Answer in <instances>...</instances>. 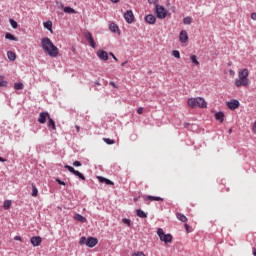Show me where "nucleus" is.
Here are the masks:
<instances>
[{"label": "nucleus", "instance_id": "nucleus-1", "mask_svg": "<svg viewBox=\"0 0 256 256\" xmlns=\"http://www.w3.org/2000/svg\"><path fill=\"white\" fill-rule=\"evenodd\" d=\"M41 45H42V49H43L44 53H47V55H49V57H57V55H59V48H57V46H55V44H53L51 39H49L47 37L43 38L41 40Z\"/></svg>", "mask_w": 256, "mask_h": 256}, {"label": "nucleus", "instance_id": "nucleus-2", "mask_svg": "<svg viewBox=\"0 0 256 256\" xmlns=\"http://www.w3.org/2000/svg\"><path fill=\"white\" fill-rule=\"evenodd\" d=\"M251 80H249V69L244 68L238 71V78L235 80V87H249Z\"/></svg>", "mask_w": 256, "mask_h": 256}, {"label": "nucleus", "instance_id": "nucleus-3", "mask_svg": "<svg viewBox=\"0 0 256 256\" xmlns=\"http://www.w3.org/2000/svg\"><path fill=\"white\" fill-rule=\"evenodd\" d=\"M97 243H99V239L95 238V237H81L79 244L80 245H86L87 247L93 248L97 245Z\"/></svg>", "mask_w": 256, "mask_h": 256}, {"label": "nucleus", "instance_id": "nucleus-4", "mask_svg": "<svg viewBox=\"0 0 256 256\" xmlns=\"http://www.w3.org/2000/svg\"><path fill=\"white\" fill-rule=\"evenodd\" d=\"M157 235L160 241H163L166 244L171 243V241H173V236L171 234H165L162 228H158Z\"/></svg>", "mask_w": 256, "mask_h": 256}, {"label": "nucleus", "instance_id": "nucleus-5", "mask_svg": "<svg viewBox=\"0 0 256 256\" xmlns=\"http://www.w3.org/2000/svg\"><path fill=\"white\" fill-rule=\"evenodd\" d=\"M155 9L156 17L158 19H165V17H167V11L165 10V7L158 4L157 6H155Z\"/></svg>", "mask_w": 256, "mask_h": 256}, {"label": "nucleus", "instance_id": "nucleus-6", "mask_svg": "<svg viewBox=\"0 0 256 256\" xmlns=\"http://www.w3.org/2000/svg\"><path fill=\"white\" fill-rule=\"evenodd\" d=\"M65 169H67L70 173H72L73 175H75L76 177H79V179H82V181H85V175H83V173L75 170V168H73V166H69V165H65L64 166Z\"/></svg>", "mask_w": 256, "mask_h": 256}, {"label": "nucleus", "instance_id": "nucleus-7", "mask_svg": "<svg viewBox=\"0 0 256 256\" xmlns=\"http://www.w3.org/2000/svg\"><path fill=\"white\" fill-rule=\"evenodd\" d=\"M239 105H241V103H239V100L237 99L226 102V107H228L230 111H235V109H239Z\"/></svg>", "mask_w": 256, "mask_h": 256}, {"label": "nucleus", "instance_id": "nucleus-8", "mask_svg": "<svg viewBox=\"0 0 256 256\" xmlns=\"http://www.w3.org/2000/svg\"><path fill=\"white\" fill-rule=\"evenodd\" d=\"M85 39H87L89 45L92 47V49H95L97 47V44L95 43V39L93 38V34L91 32L84 33Z\"/></svg>", "mask_w": 256, "mask_h": 256}, {"label": "nucleus", "instance_id": "nucleus-9", "mask_svg": "<svg viewBox=\"0 0 256 256\" xmlns=\"http://www.w3.org/2000/svg\"><path fill=\"white\" fill-rule=\"evenodd\" d=\"M49 117H51V115H49L48 112H41L39 114L38 123H40L41 125H45V123H47V119H49Z\"/></svg>", "mask_w": 256, "mask_h": 256}, {"label": "nucleus", "instance_id": "nucleus-10", "mask_svg": "<svg viewBox=\"0 0 256 256\" xmlns=\"http://www.w3.org/2000/svg\"><path fill=\"white\" fill-rule=\"evenodd\" d=\"M124 19L129 24L133 23V21H135V15H133V11L132 10L126 11V13L124 14Z\"/></svg>", "mask_w": 256, "mask_h": 256}, {"label": "nucleus", "instance_id": "nucleus-11", "mask_svg": "<svg viewBox=\"0 0 256 256\" xmlns=\"http://www.w3.org/2000/svg\"><path fill=\"white\" fill-rule=\"evenodd\" d=\"M97 57H99L101 61H109V54L105 50H98Z\"/></svg>", "mask_w": 256, "mask_h": 256}, {"label": "nucleus", "instance_id": "nucleus-12", "mask_svg": "<svg viewBox=\"0 0 256 256\" xmlns=\"http://www.w3.org/2000/svg\"><path fill=\"white\" fill-rule=\"evenodd\" d=\"M179 41L180 43H187V41H189V34L187 33V30H182L180 32Z\"/></svg>", "mask_w": 256, "mask_h": 256}, {"label": "nucleus", "instance_id": "nucleus-13", "mask_svg": "<svg viewBox=\"0 0 256 256\" xmlns=\"http://www.w3.org/2000/svg\"><path fill=\"white\" fill-rule=\"evenodd\" d=\"M41 236H33L30 239V243H32L33 247H39V245H41Z\"/></svg>", "mask_w": 256, "mask_h": 256}, {"label": "nucleus", "instance_id": "nucleus-14", "mask_svg": "<svg viewBox=\"0 0 256 256\" xmlns=\"http://www.w3.org/2000/svg\"><path fill=\"white\" fill-rule=\"evenodd\" d=\"M196 100L197 107H200L201 109L207 108V102L205 101V99H203L202 97H198L196 98Z\"/></svg>", "mask_w": 256, "mask_h": 256}, {"label": "nucleus", "instance_id": "nucleus-15", "mask_svg": "<svg viewBox=\"0 0 256 256\" xmlns=\"http://www.w3.org/2000/svg\"><path fill=\"white\" fill-rule=\"evenodd\" d=\"M145 21L146 23H149V25H155V21H157V18H155L153 14H148L145 17Z\"/></svg>", "mask_w": 256, "mask_h": 256}, {"label": "nucleus", "instance_id": "nucleus-16", "mask_svg": "<svg viewBox=\"0 0 256 256\" xmlns=\"http://www.w3.org/2000/svg\"><path fill=\"white\" fill-rule=\"evenodd\" d=\"M145 201H164L162 197L159 196H145L144 198Z\"/></svg>", "mask_w": 256, "mask_h": 256}, {"label": "nucleus", "instance_id": "nucleus-17", "mask_svg": "<svg viewBox=\"0 0 256 256\" xmlns=\"http://www.w3.org/2000/svg\"><path fill=\"white\" fill-rule=\"evenodd\" d=\"M188 105L191 107V109L197 108V98L188 99Z\"/></svg>", "mask_w": 256, "mask_h": 256}, {"label": "nucleus", "instance_id": "nucleus-18", "mask_svg": "<svg viewBox=\"0 0 256 256\" xmlns=\"http://www.w3.org/2000/svg\"><path fill=\"white\" fill-rule=\"evenodd\" d=\"M215 119L217 121H220V123H223V121L225 119V114L223 112H218L215 114Z\"/></svg>", "mask_w": 256, "mask_h": 256}, {"label": "nucleus", "instance_id": "nucleus-19", "mask_svg": "<svg viewBox=\"0 0 256 256\" xmlns=\"http://www.w3.org/2000/svg\"><path fill=\"white\" fill-rule=\"evenodd\" d=\"M98 180L100 181V183H106V185H115V183H113V181H111L107 178H103L101 176L98 177Z\"/></svg>", "mask_w": 256, "mask_h": 256}, {"label": "nucleus", "instance_id": "nucleus-20", "mask_svg": "<svg viewBox=\"0 0 256 256\" xmlns=\"http://www.w3.org/2000/svg\"><path fill=\"white\" fill-rule=\"evenodd\" d=\"M176 217L179 221H181L182 223H187V216H185V214L182 213H176Z\"/></svg>", "mask_w": 256, "mask_h": 256}, {"label": "nucleus", "instance_id": "nucleus-21", "mask_svg": "<svg viewBox=\"0 0 256 256\" xmlns=\"http://www.w3.org/2000/svg\"><path fill=\"white\" fill-rule=\"evenodd\" d=\"M48 127H50L53 131L57 129L55 126V120L51 118V116L48 118Z\"/></svg>", "mask_w": 256, "mask_h": 256}, {"label": "nucleus", "instance_id": "nucleus-22", "mask_svg": "<svg viewBox=\"0 0 256 256\" xmlns=\"http://www.w3.org/2000/svg\"><path fill=\"white\" fill-rule=\"evenodd\" d=\"M136 215L141 219H147V213L141 209L136 210Z\"/></svg>", "mask_w": 256, "mask_h": 256}, {"label": "nucleus", "instance_id": "nucleus-23", "mask_svg": "<svg viewBox=\"0 0 256 256\" xmlns=\"http://www.w3.org/2000/svg\"><path fill=\"white\" fill-rule=\"evenodd\" d=\"M7 57L10 61H15L17 59V54H15L13 51H8Z\"/></svg>", "mask_w": 256, "mask_h": 256}, {"label": "nucleus", "instance_id": "nucleus-24", "mask_svg": "<svg viewBox=\"0 0 256 256\" xmlns=\"http://www.w3.org/2000/svg\"><path fill=\"white\" fill-rule=\"evenodd\" d=\"M44 27L45 29H48V31L53 33V22L51 21L44 22Z\"/></svg>", "mask_w": 256, "mask_h": 256}, {"label": "nucleus", "instance_id": "nucleus-25", "mask_svg": "<svg viewBox=\"0 0 256 256\" xmlns=\"http://www.w3.org/2000/svg\"><path fill=\"white\" fill-rule=\"evenodd\" d=\"M74 219H76V221H80L81 223L87 222V218L83 217V215L81 214H76Z\"/></svg>", "mask_w": 256, "mask_h": 256}, {"label": "nucleus", "instance_id": "nucleus-26", "mask_svg": "<svg viewBox=\"0 0 256 256\" xmlns=\"http://www.w3.org/2000/svg\"><path fill=\"white\" fill-rule=\"evenodd\" d=\"M109 29L112 33H117V31H119V26L115 23H111Z\"/></svg>", "mask_w": 256, "mask_h": 256}, {"label": "nucleus", "instance_id": "nucleus-27", "mask_svg": "<svg viewBox=\"0 0 256 256\" xmlns=\"http://www.w3.org/2000/svg\"><path fill=\"white\" fill-rule=\"evenodd\" d=\"M12 202L11 200H5L3 204V209L5 211H8V209H11Z\"/></svg>", "mask_w": 256, "mask_h": 256}, {"label": "nucleus", "instance_id": "nucleus-28", "mask_svg": "<svg viewBox=\"0 0 256 256\" xmlns=\"http://www.w3.org/2000/svg\"><path fill=\"white\" fill-rule=\"evenodd\" d=\"M37 195H39V190L35 184H32V197H37Z\"/></svg>", "mask_w": 256, "mask_h": 256}, {"label": "nucleus", "instance_id": "nucleus-29", "mask_svg": "<svg viewBox=\"0 0 256 256\" xmlns=\"http://www.w3.org/2000/svg\"><path fill=\"white\" fill-rule=\"evenodd\" d=\"M183 23L184 25H191V23H193V18L187 16L183 19Z\"/></svg>", "mask_w": 256, "mask_h": 256}, {"label": "nucleus", "instance_id": "nucleus-30", "mask_svg": "<svg viewBox=\"0 0 256 256\" xmlns=\"http://www.w3.org/2000/svg\"><path fill=\"white\" fill-rule=\"evenodd\" d=\"M5 37H6V39H9L10 41H17V37H15L11 33H6Z\"/></svg>", "mask_w": 256, "mask_h": 256}, {"label": "nucleus", "instance_id": "nucleus-31", "mask_svg": "<svg viewBox=\"0 0 256 256\" xmlns=\"http://www.w3.org/2000/svg\"><path fill=\"white\" fill-rule=\"evenodd\" d=\"M64 13H71V14H75L77 13L75 11V9L71 8V7H64Z\"/></svg>", "mask_w": 256, "mask_h": 256}, {"label": "nucleus", "instance_id": "nucleus-32", "mask_svg": "<svg viewBox=\"0 0 256 256\" xmlns=\"http://www.w3.org/2000/svg\"><path fill=\"white\" fill-rule=\"evenodd\" d=\"M172 55H173V57H175L176 59H181V53L179 52V50H173V51H172Z\"/></svg>", "mask_w": 256, "mask_h": 256}, {"label": "nucleus", "instance_id": "nucleus-33", "mask_svg": "<svg viewBox=\"0 0 256 256\" xmlns=\"http://www.w3.org/2000/svg\"><path fill=\"white\" fill-rule=\"evenodd\" d=\"M190 59H191L192 63H194V65L199 66V60H197L196 55L190 56Z\"/></svg>", "mask_w": 256, "mask_h": 256}, {"label": "nucleus", "instance_id": "nucleus-34", "mask_svg": "<svg viewBox=\"0 0 256 256\" xmlns=\"http://www.w3.org/2000/svg\"><path fill=\"white\" fill-rule=\"evenodd\" d=\"M24 88L23 83H15L14 84V89H16V91H21V89Z\"/></svg>", "mask_w": 256, "mask_h": 256}, {"label": "nucleus", "instance_id": "nucleus-35", "mask_svg": "<svg viewBox=\"0 0 256 256\" xmlns=\"http://www.w3.org/2000/svg\"><path fill=\"white\" fill-rule=\"evenodd\" d=\"M104 143H107V145H115V140H111L109 138H103Z\"/></svg>", "mask_w": 256, "mask_h": 256}, {"label": "nucleus", "instance_id": "nucleus-36", "mask_svg": "<svg viewBox=\"0 0 256 256\" xmlns=\"http://www.w3.org/2000/svg\"><path fill=\"white\" fill-rule=\"evenodd\" d=\"M10 25L13 29H17L19 27V24H17V21L10 19Z\"/></svg>", "mask_w": 256, "mask_h": 256}, {"label": "nucleus", "instance_id": "nucleus-37", "mask_svg": "<svg viewBox=\"0 0 256 256\" xmlns=\"http://www.w3.org/2000/svg\"><path fill=\"white\" fill-rule=\"evenodd\" d=\"M0 87H7V81L3 80V76H0Z\"/></svg>", "mask_w": 256, "mask_h": 256}, {"label": "nucleus", "instance_id": "nucleus-38", "mask_svg": "<svg viewBox=\"0 0 256 256\" xmlns=\"http://www.w3.org/2000/svg\"><path fill=\"white\" fill-rule=\"evenodd\" d=\"M122 223H124V225H127L128 227H131V220L127 218L122 219Z\"/></svg>", "mask_w": 256, "mask_h": 256}, {"label": "nucleus", "instance_id": "nucleus-39", "mask_svg": "<svg viewBox=\"0 0 256 256\" xmlns=\"http://www.w3.org/2000/svg\"><path fill=\"white\" fill-rule=\"evenodd\" d=\"M148 3H150V5H155V7H157V5H159V0H148Z\"/></svg>", "mask_w": 256, "mask_h": 256}, {"label": "nucleus", "instance_id": "nucleus-40", "mask_svg": "<svg viewBox=\"0 0 256 256\" xmlns=\"http://www.w3.org/2000/svg\"><path fill=\"white\" fill-rule=\"evenodd\" d=\"M73 166L74 167H81V162L80 161H74Z\"/></svg>", "mask_w": 256, "mask_h": 256}, {"label": "nucleus", "instance_id": "nucleus-41", "mask_svg": "<svg viewBox=\"0 0 256 256\" xmlns=\"http://www.w3.org/2000/svg\"><path fill=\"white\" fill-rule=\"evenodd\" d=\"M132 256H145V253H143V252H136V253L132 254Z\"/></svg>", "mask_w": 256, "mask_h": 256}, {"label": "nucleus", "instance_id": "nucleus-42", "mask_svg": "<svg viewBox=\"0 0 256 256\" xmlns=\"http://www.w3.org/2000/svg\"><path fill=\"white\" fill-rule=\"evenodd\" d=\"M137 113L138 115H143V107L138 108Z\"/></svg>", "mask_w": 256, "mask_h": 256}, {"label": "nucleus", "instance_id": "nucleus-43", "mask_svg": "<svg viewBox=\"0 0 256 256\" xmlns=\"http://www.w3.org/2000/svg\"><path fill=\"white\" fill-rule=\"evenodd\" d=\"M251 19H252L253 21H256V13H255V12L251 14Z\"/></svg>", "mask_w": 256, "mask_h": 256}, {"label": "nucleus", "instance_id": "nucleus-44", "mask_svg": "<svg viewBox=\"0 0 256 256\" xmlns=\"http://www.w3.org/2000/svg\"><path fill=\"white\" fill-rule=\"evenodd\" d=\"M56 181L59 185H65V182L61 181V179H56Z\"/></svg>", "mask_w": 256, "mask_h": 256}, {"label": "nucleus", "instance_id": "nucleus-45", "mask_svg": "<svg viewBox=\"0 0 256 256\" xmlns=\"http://www.w3.org/2000/svg\"><path fill=\"white\" fill-rule=\"evenodd\" d=\"M110 55H111V57H112L115 61H119V59H117V58L115 57V54H113V52H110Z\"/></svg>", "mask_w": 256, "mask_h": 256}, {"label": "nucleus", "instance_id": "nucleus-46", "mask_svg": "<svg viewBox=\"0 0 256 256\" xmlns=\"http://www.w3.org/2000/svg\"><path fill=\"white\" fill-rule=\"evenodd\" d=\"M109 85H111V87H114V89H117V85L115 84V82H110Z\"/></svg>", "mask_w": 256, "mask_h": 256}, {"label": "nucleus", "instance_id": "nucleus-47", "mask_svg": "<svg viewBox=\"0 0 256 256\" xmlns=\"http://www.w3.org/2000/svg\"><path fill=\"white\" fill-rule=\"evenodd\" d=\"M14 241H21V236H15Z\"/></svg>", "mask_w": 256, "mask_h": 256}, {"label": "nucleus", "instance_id": "nucleus-48", "mask_svg": "<svg viewBox=\"0 0 256 256\" xmlns=\"http://www.w3.org/2000/svg\"><path fill=\"white\" fill-rule=\"evenodd\" d=\"M185 229H186L187 233L190 232V231H189V224H185Z\"/></svg>", "mask_w": 256, "mask_h": 256}, {"label": "nucleus", "instance_id": "nucleus-49", "mask_svg": "<svg viewBox=\"0 0 256 256\" xmlns=\"http://www.w3.org/2000/svg\"><path fill=\"white\" fill-rule=\"evenodd\" d=\"M0 161H1L2 163H5V161H7V160L0 156Z\"/></svg>", "mask_w": 256, "mask_h": 256}, {"label": "nucleus", "instance_id": "nucleus-50", "mask_svg": "<svg viewBox=\"0 0 256 256\" xmlns=\"http://www.w3.org/2000/svg\"><path fill=\"white\" fill-rule=\"evenodd\" d=\"M75 129H76L77 133H79L80 127L76 125V126H75Z\"/></svg>", "mask_w": 256, "mask_h": 256}, {"label": "nucleus", "instance_id": "nucleus-51", "mask_svg": "<svg viewBox=\"0 0 256 256\" xmlns=\"http://www.w3.org/2000/svg\"><path fill=\"white\" fill-rule=\"evenodd\" d=\"M121 0H111L112 3H119Z\"/></svg>", "mask_w": 256, "mask_h": 256}, {"label": "nucleus", "instance_id": "nucleus-52", "mask_svg": "<svg viewBox=\"0 0 256 256\" xmlns=\"http://www.w3.org/2000/svg\"><path fill=\"white\" fill-rule=\"evenodd\" d=\"M252 253L254 256H256V248H253Z\"/></svg>", "mask_w": 256, "mask_h": 256}, {"label": "nucleus", "instance_id": "nucleus-53", "mask_svg": "<svg viewBox=\"0 0 256 256\" xmlns=\"http://www.w3.org/2000/svg\"><path fill=\"white\" fill-rule=\"evenodd\" d=\"M229 73H230V75H235V71H233V70H230Z\"/></svg>", "mask_w": 256, "mask_h": 256}, {"label": "nucleus", "instance_id": "nucleus-54", "mask_svg": "<svg viewBox=\"0 0 256 256\" xmlns=\"http://www.w3.org/2000/svg\"><path fill=\"white\" fill-rule=\"evenodd\" d=\"M125 65H127V61H125V62H123V63L121 64L122 67H125Z\"/></svg>", "mask_w": 256, "mask_h": 256}, {"label": "nucleus", "instance_id": "nucleus-55", "mask_svg": "<svg viewBox=\"0 0 256 256\" xmlns=\"http://www.w3.org/2000/svg\"><path fill=\"white\" fill-rule=\"evenodd\" d=\"M231 131H232V130L230 129V130H229V133H231Z\"/></svg>", "mask_w": 256, "mask_h": 256}]
</instances>
